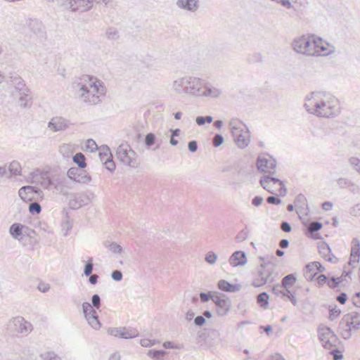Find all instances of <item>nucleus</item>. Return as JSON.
<instances>
[{
  "label": "nucleus",
  "mask_w": 360,
  "mask_h": 360,
  "mask_svg": "<svg viewBox=\"0 0 360 360\" xmlns=\"http://www.w3.org/2000/svg\"><path fill=\"white\" fill-rule=\"evenodd\" d=\"M70 122L68 120L56 116L51 119L48 123V128L53 132L65 131L69 128Z\"/></svg>",
  "instance_id": "14"
},
{
  "label": "nucleus",
  "mask_w": 360,
  "mask_h": 360,
  "mask_svg": "<svg viewBox=\"0 0 360 360\" xmlns=\"http://www.w3.org/2000/svg\"><path fill=\"white\" fill-rule=\"evenodd\" d=\"M203 80L198 77L186 76L174 80L172 89L178 94H185L190 96L200 97L203 94Z\"/></svg>",
  "instance_id": "3"
},
{
  "label": "nucleus",
  "mask_w": 360,
  "mask_h": 360,
  "mask_svg": "<svg viewBox=\"0 0 360 360\" xmlns=\"http://www.w3.org/2000/svg\"><path fill=\"white\" fill-rule=\"evenodd\" d=\"M68 182L65 178L57 179L54 181L53 186L57 191L63 195H66L68 193Z\"/></svg>",
  "instance_id": "24"
},
{
  "label": "nucleus",
  "mask_w": 360,
  "mask_h": 360,
  "mask_svg": "<svg viewBox=\"0 0 360 360\" xmlns=\"http://www.w3.org/2000/svg\"><path fill=\"white\" fill-rule=\"evenodd\" d=\"M63 5L71 11L84 12L91 8L89 0H62Z\"/></svg>",
  "instance_id": "12"
},
{
  "label": "nucleus",
  "mask_w": 360,
  "mask_h": 360,
  "mask_svg": "<svg viewBox=\"0 0 360 360\" xmlns=\"http://www.w3.org/2000/svg\"><path fill=\"white\" fill-rule=\"evenodd\" d=\"M332 97L329 94L316 91L307 96L304 107L307 112L319 117H329L333 115Z\"/></svg>",
  "instance_id": "2"
},
{
  "label": "nucleus",
  "mask_w": 360,
  "mask_h": 360,
  "mask_svg": "<svg viewBox=\"0 0 360 360\" xmlns=\"http://www.w3.org/2000/svg\"><path fill=\"white\" fill-rule=\"evenodd\" d=\"M342 282V277H331L328 280V286L331 289H335L339 286V285Z\"/></svg>",
  "instance_id": "38"
},
{
  "label": "nucleus",
  "mask_w": 360,
  "mask_h": 360,
  "mask_svg": "<svg viewBox=\"0 0 360 360\" xmlns=\"http://www.w3.org/2000/svg\"><path fill=\"white\" fill-rule=\"evenodd\" d=\"M134 155V151L127 143L120 144L116 150V156L117 159L124 165L135 167L136 166L133 162Z\"/></svg>",
  "instance_id": "8"
},
{
  "label": "nucleus",
  "mask_w": 360,
  "mask_h": 360,
  "mask_svg": "<svg viewBox=\"0 0 360 360\" xmlns=\"http://www.w3.org/2000/svg\"><path fill=\"white\" fill-rule=\"evenodd\" d=\"M24 228V226L21 224H13L11 225L9 229V232L11 235L15 239L20 240L22 238V230Z\"/></svg>",
  "instance_id": "26"
},
{
  "label": "nucleus",
  "mask_w": 360,
  "mask_h": 360,
  "mask_svg": "<svg viewBox=\"0 0 360 360\" xmlns=\"http://www.w3.org/2000/svg\"><path fill=\"white\" fill-rule=\"evenodd\" d=\"M257 166L259 171L273 174L275 173L276 161L270 156L268 158L259 156L257 158Z\"/></svg>",
  "instance_id": "13"
},
{
  "label": "nucleus",
  "mask_w": 360,
  "mask_h": 360,
  "mask_svg": "<svg viewBox=\"0 0 360 360\" xmlns=\"http://www.w3.org/2000/svg\"><path fill=\"white\" fill-rule=\"evenodd\" d=\"M352 250L351 254L356 255V256L360 255V241L357 238H353L352 241Z\"/></svg>",
  "instance_id": "39"
},
{
  "label": "nucleus",
  "mask_w": 360,
  "mask_h": 360,
  "mask_svg": "<svg viewBox=\"0 0 360 360\" xmlns=\"http://www.w3.org/2000/svg\"><path fill=\"white\" fill-rule=\"evenodd\" d=\"M104 161L105 167L108 170L112 172L115 169V165L114 162L112 160H110V158L109 159L108 158H107Z\"/></svg>",
  "instance_id": "62"
},
{
  "label": "nucleus",
  "mask_w": 360,
  "mask_h": 360,
  "mask_svg": "<svg viewBox=\"0 0 360 360\" xmlns=\"http://www.w3.org/2000/svg\"><path fill=\"white\" fill-rule=\"evenodd\" d=\"M78 169L77 168H70L68 171V177L77 181V179H78V175H77Z\"/></svg>",
  "instance_id": "54"
},
{
  "label": "nucleus",
  "mask_w": 360,
  "mask_h": 360,
  "mask_svg": "<svg viewBox=\"0 0 360 360\" xmlns=\"http://www.w3.org/2000/svg\"><path fill=\"white\" fill-rule=\"evenodd\" d=\"M340 328L342 330V336L344 339L347 340L351 338L352 336V329L345 325L341 326V322H340Z\"/></svg>",
  "instance_id": "42"
},
{
  "label": "nucleus",
  "mask_w": 360,
  "mask_h": 360,
  "mask_svg": "<svg viewBox=\"0 0 360 360\" xmlns=\"http://www.w3.org/2000/svg\"><path fill=\"white\" fill-rule=\"evenodd\" d=\"M73 162L77 165L79 168H84L86 166V158L83 153H77L72 158Z\"/></svg>",
  "instance_id": "31"
},
{
  "label": "nucleus",
  "mask_w": 360,
  "mask_h": 360,
  "mask_svg": "<svg viewBox=\"0 0 360 360\" xmlns=\"http://www.w3.org/2000/svg\"><path fill=\"white\" fill-rule=\"evenodd\" d=\"M83 313L85 318L89 316L94 315L96 313V310L93 308V306L89 302H83L82 304Z\"/></svg>",
  "instance_id": "34"
},
{
  "label": "nucleus",
  "mask_w": 360,
  "mask_h": 360,
  "mask_svg": "<svg viewBox=\"0 0 360 360\" xmlns=\"http://www.w3.org/2000/svg\"><path fill=\"white\" fill-rule=\"evenodd\" d=\"M241 286L239 284H231L226 281V292H235L240 290Z\"/></svg>",
  "instance_id": "50"
},
{
  "label": "nucleus",
  "mask_w": 360,
  "mask_h": 360,
  "mask_svg": "<svg viewBox=\"0 0 360 360\" xmlns=\"http://www.w3.org/2000/svg\"><path fill=\"white\" fill-rule=\"evenodd\" d=\"M271 291H272V292L275 295H276V296L281 295L283 297H285L286 292H289L290 293V289L289 288H284L282 283L281 284L274 285L271 288Z\"/></svg>",
  "instance_id": "30"
},
{
  "label": "nucleus",
  "mask_w": 360,
  "mask_h": 360,
  "mask_svg": "<svg viewBox=\"0 0 360 360\" xmlns=\"http://www.w3.org/2000/svg\"><path fill=\"white\" fill-rule=\"evenodd\" d=\"M109 250L115 254H120L122 251V247L116 243H111L109 245Z\"/></svg>",
  "instance_id": "51"
},
{
  "label": "nucleus",
  "mask_w": 360,
  "mask_h": 360,
  "mask_svg": "<svg viewBox=\"0 0 360 360\" xmlns=\"http://www.w3.org/2000/svg\"><path fill=\"white\" fill-rule=\"evenodd\" d=\"M29 211L31 214H39L41 211V205L36 202H32L29 205Z\"/></svg>",
  "instance_id": "43"
},
{
  "label": "nucleus",
  "mask_w": 360,
  "mask_h": 360,
  "mask_svg": "<svg viewBox=\"0 0 360 360\" xmlns=\"http://www.w3.org/2000/svg\"><path fill=\"white\" fill-rule=\"evenodd\" d=\"M11 82L20 93H24L27 90L24 81L18 75L11 77Z\"/></svg>",
  "instance_id": "27"
},
{
  "label": "nucleus",
  "mask_w": 360,
  "mask_h": 360,
  "mask_svg": "<svg viewBox=\"0 0 360 360\" xmlns=\"http://www.w3.org/2000/svg\"><path fill=\"white\" fill-rule=\"evenodd\" d=\"M224 139L222 135L216 134L212 139V145L217 148L221 146L224 143Z\"/></svg>",
  "instance_id": "45"
},
{
  "label": "nucleus",
  "mask_w": 360,
  "mask_h": 360,
  "mask_svg": "<svg viewBox=\"0 0 360 360\" xmlns=\"http://www.w3.org/2000/svg\"><path fill=\"white\" fill-rule=\"evenodd\" d=\"M260 185L264 189L270 193H274L273 186L278 184L279 185H283V181L278 178L271 176H264L259 180Z\"/></svg>",
  "instance_id": "16"
},
{
  "label": "nucleus",
  "mask_w": 360,
  "mask_h": 360,
  "mask_svg": "<svg viewBox=\"0 0 360 360\" xmlns=\"http://www.w3.org/2000/svg\"><path fill=\"white\" fill-rule=\"evenodd\" d=\"M316 263L315 262H310L305 266L304 276L307 279L312 280L317 274Z\"/></svg>",
  "instance_id": "25"
},
{
  "label": "nucleus",
  "mask_w": 360,
  "mask_h": 360,
  "mask_svg": "<svg viewBox=\"0 0 360 360\" xmlns=\"http://www.w3.org/2000/svg\"><path fill=\"white\" fill-rule=\"evenodd\" d=\"M269 283L266 281L264 278L262 277H259L258 275L256 276V277L254 278L252 281V285L255 288H259L263 286L264 285Z\"/></svg>",
  "instance_id": "44"
},
{
  "label": "nucleus",
  "mask_w": 360,
  "mask_h": 360,
  "mask_svg": "<svg viewBox=\"0 0 360 360\" xmlns=\"http://www.w3.org/2000/svg\"><path fill=\"white\" fill-rule=\"evenodd\" d=\"M106 37L110 40H117L119 39V32L116 28L110 27L106 30Z\"/></svg>",
  "instance_id": "36"
},
{
  "label": "nucleus",
  "mask_w": 360,
  "mask_h": 360,
  "mask_svg": "<svg viewBox=\"0 0 360 360\" xmlns=\"http://www.w3.org/2000/svg\"><path fill=\"white\" fill-rule=\"evenodd\" d=\"M155 136L153 133H149L146 136L145 143L148 146H151L154 144Z\"/></svg>",
  "instance_id": "57"
},
{
  "label": "nucleus",
  "mask_w": 360,
  "mask_h": 360,
  "mask_svg": "<svg viewBox=\"0 0 360 360\" xmlns=\"http://www.w3.org/2000/svg\"><path fill=\"white\" fill-rule=\"evenodd\" d=\"M20 97L19 98V104L21 107H26L27 103L29 101V96L28 95L25 94V93H20Z\"/></svg>",
  "instance_id": "56"
},
{
  "label": "nucleus",
  "mask_w": 360,
  "mask_h": 360,
  "mask_svg": "<svg viewBox=\"0 0 360 360\" xmlns=\"http://www.w3.org/2000/svg\"><path fill=\"white\" fill-rule=\"evenodd\" d=\"M319 253L326 260H328L333 263H335L336 261H338V258H336L335 257H334L333 255L331 254V249L328 244L323 243L319 247Z\"/></svg>",
  "instance_id": "22"
},
{
  "label": "nucleus",
  "mask_w": 360,
  "mask_h": 360,
  "mask_svg": "<svg viewBox=\"0 0 360 360\" xmlns=\"http://www.w3.org/2000/svg\"><path fill=\"white\" fill-rule=\"evenodd\" d=\"M212 291H209L208 292H200L199 294V297L200 299V301L203 303H205L208 302L210 300L212 299Z\"/></svg>",
  "instance_id": "53"
},
{
  "label": "nucleus",
  "mask_w": 360,
  "mask_h": 360,
  "mask_svg": "<svg viewBox=\"0 0 360 360\" xmlns=\"http://www.w3.org/2000/svg\"><path fill=\"white\" fill-rule=\"evenodd\" d=\"M337 184L340 188H348L353 186L354 184L352 181L346 178H340L337 180Z\"/></svg>",
  "instance_id": "40"
},
{
  "label": "nucleus",
  "mask_w": 360,
  "mask_h": 360,
  "mask_svg": "<svg viewBox=\"0 0 360 360\" xmlns=\"http://www.w3.org/2000/svg\"><path fill=\"white\" fill-rule=\"evenodd\" d=\"M156 341L155 340H152L150 339H142L140 341V344L142 347H149L156 344Z\"/></svg>",
  "instance_id": "61"
},
{
  "label": "nucleus",
  "mask_w": 360,
  "mask_h": 360,
  "mask_svg": "<svg viewBox=\"0 0 360 360\" xmlns=\"http://www.w3.org/2000/svg\"><path fill=\"white\" fill-rule=\"evenodd\" d=\"M44 360H61L60 357L53 353H47L41 355Z\"/></svg>",
  "instance_id": "63"
},
{
  "label": "nucleus",
  "mask_w": 360,
  "mask_h": 360,
  "mask_svg": "<svg viewBox=\"0 0 360 360\" xmlns=\"http://www.w3.org/2000/svg\"><path fill=\"white\" fill-rule=\"evenodd\" d=\"M148 354L155 360H161L162 358L166 354V352L164 350L151 349L148 351Z\"/></svg>",
  "instance_id": "37"
},
{
  "label": "nucleus",
  "mask_w": 360,
  "mask_h": 360,
  "mask_svg": "<svg viewBox=\"0 0 360 360\" xmlns=\"http://www.w3.org/2000/svg\"><path fill=\"white\" fill-rule=\"evenodd\" d=\"M315 41L314 49H312L314 55L312 56H327L330 53V52H326L327 48L323 45L321 38L315 36Z\"/></svg>",
  "instance_id": "21"
},
{
  "label": "nucleus",
  "mask_w": 360,
  "mask_h": 360,
  "mask_svg": "<svg viewBox=\"0 0 360 360\" xmlns=\"http://www.w3.org/2000/svg\"><path fill=\"white\" fill-rule=\"evenodd\" d=\"M7 330L17 335L27 336L32 331L33 326L23 317L16 316L9 321Z\"/></svg>",
  "instance_id": "7"
},
{
  "label": "nucleus",
  "mask_w": 360,
  "mask_h": 360,
  "mask_svg": "<svg viewBox=\"0 0 360 360\" xmlns=\"http://www.w3.org/2000/svg\"><path fill=\"white\" fill-rule=\"evenodd\" d=\"M27 26L34 34L39 36L43 35L44 27L41 21L37 19H30Z\"/></svg>",
  "instance_id": "20"
},
{
  "label": "nucleus",
  "mask_w": 360,
  "mask_h": 360,
  "mask_svg": "<svg viewBox=\"0 0 360 360\" xmlns=\"http://www.w3.org/2000/svg\"><path fill=\"white\" fill-rule=\"evenodd\" d=\"M217 255L212 251L208 252L205 255V260L206 262H207L210 264H214L217 262Z\"/></svg>",
  "instance_id": "41"
},
{
  "label": "nucleus",
  "mask_w": 360,
  "mask_h": 360,
  "mask_svg": "<svg viewBox=\"0 0 360 360\" xmlns=\"http://www.w3.org/2000/svg\"><path fill=\"white\" fill-rule=\"evenodd\" d=\"M35 193L39 195L42 193V191L32 186H22L18 191L19 197L25 202L32 201L34 198Z\"/></svg>",
  "instance_id": "15"
},
{
  "label": "nucleus",
  "mask_w": 360,
  "mask_h": 360,
  "mask_svg": "<svg viewBox=\"0 0 360 360\" xmlns=\"http://www.w3.org/2000/svg\"><path fill=\"white\" fill-rule=\"evenodd\" d=\"M229 127L237 146L241 149L246 148L250 142L249 131L246 126L240 120L233 119L229 122Z\"/></svg>",
  "instance_id": "4"
},
{
  "label": "nucleus",
  "mask_w": 360,
  "mask_h": 360,
  "mask_svg": "<svg viewBox=\"0 0 360 360\" xmlns=\"http://www.w3.org/2000/svg\"><path fill=\"white\" fill-rule=\"evenodd\" d=\"M340 322L341 326L345 325V326L350 328L352 330H358L360 328V321H356L343 316Z\"/></svg>",
  "instance_id": "28"
},
{
  "label": "nucleus",
  "mask_w": 360,
  "mask_h": 360,
  "mask_svg": "<svg viewBox=\"0 0 360 360\" xmlns=\"http://www.w3.org/2000/svg\"><path fill=\"white\" fill-rule=\"evenodd\" d=\"M8 170L11 174L14 175H20L21 174V167L20 164L16 161H13L9 167Z\"/></svg>",
  "instance_id": "35"
},
{
  "label": "nucleus",
  "mask_w": 360,
  "mask_h": 360,
  "mask_svg": "<svg viewBox=\"0 0 360 360\" xmlns=\"http://www.w3.org/2000/svg\"><path fill=\"white\" fill-rule=\"evenodd\" d=\"M275 266L271 263H265L261 264L257 270L259 277H262L266 280L269 283H274L276 276Z\"/></svg>",
  "instance_id": "11"
},
{
  "label": "nucleus",
  "mask_w": 360,
  "mask_h": 360,
  "mask_svg": "<svg viewBox=\"0 0 360 360\" xmlns=\"http://www.w3.org/2000/svg\"><path fill=\"white\" fill-rule=\"evenodd\" d=\"M99 156L102 161H104L107 158L110 159L111 157L110 148L108 147H106L105 148L103 149V151L99 152Z\"/></svg>",
  "instance_id": "59"
},
{
  "label": "nucleus",
  "mask_w": 360,
  "mask_h": 360,
  "mask_svg": "<svg viewBox=\"0 0 360 360\" xmlns=\"http://www.w3.org/2000/svg\"><path fill=\"white\" fill-rule=\"evenodd\" d=\"M349 162L353 168L360 173V160L357 158L352 157L349 158Z\"/></svg>",
  "instance_id": "49"
},
{
  "label": "nucleus",
  "mask_w": 360,
  "mask_h": 360,
  "mask_svg": "<svg viewBox=\"0 0 360 360\" xmlns=\"http://www.w3.org/2000/svg\"><path fill=\"white\" fill-rule=\"evenodd\" d=\"M296 280L295 274H290L283 278L281 283L284 288H289L295 283Z\"/></svg>",
  "instance_id": "32"
},
{
  "label": "nucleus",
  "mask_w": 360,
  "mask_h": 360,
  "mask_svg": "<svg viewBox=\"0 0 360 360\" xmlns=\"http://www.w3.org/2000/svg\"><path fill=\"white\" fill-rule=\"evenodd\" d=\"M315 43V35H302L292 41V46L293 50L297 53L311 56L314 55L312 49H314Z\"/></svg>",
  "instance_id": "6"
},
{
  "label": "nucleus",
  "mask_w": 360,
  "mask_h": 360,
  "mask_svg": "<svg viewBox=\"0 0 360 360\" xmlns=\"http://www.w3.org/2000/svg\"><path fill=\"white\" fill-rule=\"evenodd\" d=\"M295 295H296L295 292H292L290 290V293L286 292L285 297H287V299L289 300L294 306H296L297 304V300L295 297Z\"/></svg>",
  "instance_id": "60"
},
{
  "label": "nucleus",
  "mask_w": 360,
  "mask_h": 360,
  "mask_svg": "<svg viewBox=\"0 0 360 360\" xmlns=\"http://www.w3.org/2000/svg\"><path fill=\"white\" fill-rule=\"evenodd\" d=\"M306 202H307V199H306L305 196L302 194H299L295 198V206L307 205Z\"/></svg>",
  "instance_id": "55"
},
{
  "label": "nucleus",
  "mask_w": 360,
  "mask_h": 360,
  "mask_svg": "<svg viewBox=\"0 0 360 360\" xmlns=\"http://www.w3.org/2000/svg\"><path fill=\"white\" fill-rule=\"evenodd\" d=\"M330 316L329 319L333 321L338 318L341 314V310L339 309L337 306L329 309Z\"/></svg>",
  "instance_id": "46"
},
{
  "label": "nucleus",
  "mask_w": 360,
  "mask_h": 360,
  "mask_svg": "<svg viewBox=\"0 0 360 360\" xmlns=\"http://www.w3.org/2000/svg\"><path fill=\"white\" fill-rule=\"evenodd\" d=\"M94 264L92 263V258H90L86 264L84 269V274L85 276H89L91 274L93 271Z\"/></svg>",
  "instance_id": "48"
},
{
  "label": "nucleus",
  "mask_w": 360,
  "mask_h": 360,
  "mask_svg": "<svg viewBox=\"0 0 360 360\" xmlns=\"http://www.w3.org/2000/svg\"><path fill=\"white\" fill-rule=\"evenodd\" d=\"M86 321H88V323L96 330H98L101 327V323L98 320V316L96 314V313L94 315L89 316L88 317L85 318Z\"/></svg>",
  "instance_id": "33"
},
{
  "label": "nucleus",
  "mask_w": 360,
  "mask_h": 360,
  "mask_svg": "<svg viewBox=\"0 0 360 360\" xmlns=\"http://www.w3.org/2000/svg\"><path fill=\"white\" fill-rule=\"evenodd\" d=\"M269 296L268 293L266 292H260L257 296V303L260 305L261 307L264 308V309L266 308L269 305Z\"/></svg>",
  "instance_id": "29"
},
{
  "label": "nucleus",
  "mask_w": 360,
  "mask_h": 360,
  "mask_svg": "<svg viewBox=\"0 0 360 360\" xmlns=\"http://www.w3.org/2000/svg\"><path fill=\"white\" fill-rule=\"evenodd\" d=\"M319 340L324 348L330 349V354L333 356V360L342 359L343 355L336 348V343L338 340L336 335L328 327L321 328L319 330Z\"/></svg>",
  "instance_id": "5"
},
{
  "label": "nucleus",
  "mask_w": 360,
  "mask_h": 360,
  "mask_svg": "<svg viewBox=\"0 0 360 360\" xmlns=\"http://www.w3.org/2000/svg\"><path fill=\"white\" fill-rule=\"evenodd\" d=\"M202 93L201 96H209L212 98H217L221 95V91L216 87L210 84H203Z\"/></svg>",
  "instance_id": "23"
},
{
  "label": "nucleus",
  "mask_w": 360,
  "mask_h": 360,
  "mask_svg": "<svg viewBox=\"0 0 360 360\" xmlns=\"http://www.w3.org/2000/svg\"><path fill=\"white\" fill-rule=\"evenodd\" d=\"M77 98L84 103L95 105L105 94L103 83L94 77L84 75L75 86Z\"/></svg>",
  "instance_id": "1"
},
{
  "label": "nucleus",
  "mask_w": 360,
  "mask_h": 360,
  "mask_svg": "<svg viewBox=\"0 0 360 360\" xmlns=\"http://www.w3.org/2000/svg\"><path fill=\"white\" fill-rule=\"evenodd\" d=\"M225 295L218 291H212L211 300L215 304L218 314L224 316L225 314Z\"/></svg>",
  "instance_id": "17"
},
{
  "label": "nucleus",
  "mask_w": 360,
  "mask_h": 360,
  "mask_svg": "<svg viewBox=\"0 0 360 360\" xmlns=\"http://www.w3.org/2000/svg\"><path fill=\"white\" fill-rule=\"evenodd\" d=\"M176 5L179 8L195 13L198 9V0H176Z\"/></svg>",
  "instance_id": "19"
},
{
  "label": "nucleus",
  "mask_w": 360,
  "mask_h": 360,
  "mask_svg": "<svg viewBox=\"0 0 360 360\" xmlns=\"http://www.w3.org/2000/svg\"><path fill=\"white\" fill-rule=\"evenodd\" d=\"M108 333L112 336L124 339L134 338L139 334L136 329L126 327L110 328L108 330Z\"/></svg>",
  "instance_id": "10"
},
{
  "label": "nucleus",
  "mask_w": 360,
  "mask_h": 360,
  "mask_svg": "<svg viewBox=\"0 0 360 360\" xmlns=\"http://www.w3.org/2000/svg\"><path fill=\"white\" fill-rule=\"evenodd\" d=\"M247 257L243 251L238 250L229 257V262L233 267L243 266L247 263Z\"/></svg>",
  "instance_id": "18"
},
{
  "label": "nucleus",
  "mask_w": 360,
  "mask_h": 360,
  "mask_svg": "<svg viewBox=\"0 0 360 360\" xmlns=\"http://www.w3.org/2000/svg\"><path fill=\"white\" fill-rule=\"evenodd\" d=\"M350 214L354 217H360V203H358L351 208Z\"/></svg>",
  "instance_id": "64"
},
{
  "label": "nucleus",
  "mask_w": 360,
  "mask_h": 360,
  "mask_svg": "<svg viewBox=\"0 0 360 360\" xmlns=\"http://www.w3.org/2000/svg\"><path fill=\"white\" fill-rule=\"evenodd\" d=\"M86 150L89 152H94L98 149L97 144L93 139H88L86 143Z\"/></svg>",
  "instance_id": "47"
},
{
  "label": "nucleus",
  "mask_w": 360,
  "mask_h": 360,
  "mask_svg": "<svg viewBox=\"0 0 360 360\" xmlns=\"http://www.w3.org/2000/svg\"><path fill=\"white\" fill-rule=\"evenodd\" d=\"M92 306L98 309L101 307V298L98 295L95 294L91 297Z\"/></svg>",
  "instance_id": "58"
},
{
  "label": "nucleus",
  "mask_w": 360,
  "mask_h": 360,
  "mask_svg": "<svg viewBox=\"0 0 360 360\" xmlns=\"http://www.w3.org/2000/svg\"><path fill=\"white\" fill-rule=\"evenodd\" d=\"M323 227V224L319 221H312L311 222V225L309 226V231L311 233H314L321 230Z\"/></svg>",
  "instance_id": "52"
},
{
  "label": "nucleus",
  "mask_w": 360,
  "mask_h": 360,
  "mask_svg": "<svg viewBox=\"0 0 360 360\" xmlns=\"http://www.w3.org/2000/svg\"><path fill=\"white\" fill-rule=\"evenodd\" d=\"M93 198V195L91 197L86 193H77L71 195V198L69 202V205L71 209L77 210L82 206L88 205Z\"/></svg>",
  "instance_id": "9"
}]
</instances>
